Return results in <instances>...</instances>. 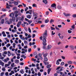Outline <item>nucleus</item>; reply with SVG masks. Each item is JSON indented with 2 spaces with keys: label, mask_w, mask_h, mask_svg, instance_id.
Listing matches in <instances>:
<instances>
[{
  "label": "nucleus",
  "mask_w": 76,
  "mask_h": 76,
  "mask_svg": "<svg viewBox=\"0 0 76 76\" xmlns=\"http://www.w3.org/2000/svg\"><path fill=\"white\" fill-rule=\"evenodd\" d=\"M47 38L45 36H43L42 37V41H43V45H47L46 42V39Z\"/></svg>",
  "instance_id": "1"
},
{
  "label": "nucleus",
  "mask_w": 76,
  "mask_h": 76,
  "mask_svg": "<svg viewBox=\"0 0 76 76\" xmlns=\"http://www.w3.org/2000/svg\"><path fill=\"white\" fill-rule=\"evenodd\" d=\"M5 23L6 24H10V23L9 22V21H8V19L7 18H5Z\"/></svg>",
  "instance_id": "2"
},
{
  "label": "nucleus",
  "mask_w": 76,
  "mask_h": 76,
  "mask_svg": "<svg viewBox=\"0 0 76 76\" xmlns=\"http://www.w3.org/2000/svg\"><path fill=\"white\" fill-rule=\"evenodd\" d=\"M9 16L11 18H14V17L15 16V13L12 12L10 14Z\"/></svg>",
  "instance_id": "3"
},
{
  "label": "nucleus",
  "mask_w": 76,
  "mask_h": 76,
  "mask_svg": "<svg viewBox=\"0 0 76 76\" xmlns=\"http://www.w3.org/2000/svg\"><path fill=\"white\" fill-rule=\"evenodd\" d=\"M64 15H65V16L67 17V16H71V15L70 14H66L65 13H64Z\"/></svg>",
  "instance_id": "4"
},
{
  "label": "nucleus",
  "mask_w": 76,
  "mask_h": 76,
  "mask_svg": "<svg viewBox=\"0 0 76 76\" xmlns=\"http://www.w3.org/2000/svg\"><path fill=\"white\" fill-rule=\"evenodd\" d=\"M39 57L40 58V59L42 60L43 58L42 57V55L41 53H39Z\"/></svg>",
  "instance_id": "5"
},
{
  "label": "nucleus",
  "mask_w": 76,
  "mask_h": 76,
  "mask_svg": "<svg viewBox=\"0 0 76 76\" xmlns=\"http://www.w3.org/2000/svg\"><path fill=\"white\" fill-rule=\"evenodd\" d=\"M69 48H71L72 50H74V46L72 45L69 46Z\"/></svg>",
  "instance_id": "6"
},
{
  "label": "nucleus",
  "mask_w": 76,
  "mask_h": 76,
  "mask_svg": "<svg viewBox=\"0 0 76 76\" xmlns=\"http://www.w3.org/2000/svg\"><path fill=\"white\" fill-rule=\"evenodd\" d=\"M4 63L2 61L0 60V65H1L2 66H4Z\"/></svg>",
  "instance_id": "7"
},
{
  "label": "nucleus",
  "mask_w": 76,
  "mask_h": 76,
  "mask_svg": "<svg viewBox=\"0 0 76 76\" xmlns=\"http://www.w3.org/2000/svg\"><path fill=\"white\" fill-rule=\"evenodd\" d=\"M52 48V46L50 45H49L48 46L47 49L48 50L51 49Z\"/></svg>",
  "instance_id": "8"
},
{
  "label": "nucleus",
  "mask_w": 76,
  "mask_h": 76,
  "mask_svg": "<svg viewBox=\"0 0 76 76\" xmlns=\"http://www.w3.org/2000/svg\"><path fill=\"white\" fill-rule=\"evenodd\" d=\"M30 12V13H29V14L30 15H31L32 13H33V14L34 13V11H32L31 10H30L29 11Z\"/></svg>",
  "instance_id": "9"
},
{
  "label": "nucleus",
  "mask_w": 76,
  "mask_h": 76,
  "mask_svg": "<svg viewBox=\"0 0 76 76\" xmlns=\"http://www.w3.org/2000/svg\"><path fill=\"white\" fill-rule=\"evenodd\" d=\"M14 13H15V14H18V13L19 15H20L21 14V13H20V12H18V11H16L14 12Z\"/></svg>",
  "instance_id": "10"
},
{
  "label": "nucleus",
  "mask_w": 76,
  "mask_h": 76,
  "mask_svg": "<svg viewBox=\"0 0 76 76\" xmlns=\"http://www.w3.org/2000/svg\"><path fill=\"white\" fill-rule=\"evenodd\" d=\"M51 7H53V8H55H55H56V4H52L51 5Z\"/></svg>",
  "instance_id": "11"
},
{
  "label": "nucleus",
  "mask_w": 76,
  "mask_h": 76,
  "mask_svg": "<svg viewBox=\"0 0 76 76\" xmlns=\"http://www.w3.org/2000/svg\"><path fill=\"white\" fill-rule=\"evenodd\" d=\"M19 62V61L18 60H16L15 61V63L16 64H18Z\"/></svg>",
  "instance_id": "12"
},
{
  "label": "nucleus",
  "mask_w": 76,
  "mask_h": 76,
  "mask_svg": "<svg viewBox=\"0 0 76 76\" xmlns=\"http://www.w3.org/2000/svg\"><path fill=\"white\" fill-rule=\"evenodd\" d=\"M24 44H25L26 45H28L27 42L26 41L24 40Z\"/></svg>",
  "instance_id": "13"
},
{
  "label": "nucleus",
  "mask_w": 76,
  "mask_h": 76,
  "mask_svg": "<svg viewBox=\"0 0 76 76\" xmlns=\"http://www.w3.org/2000/svg\"><path fill=\"white\" fill-rule=\"evenodd\" d=\"M20 72L21 74H23L24 73V72L23 71V69H21L20 71Z\"/></svg>",
  "instance_id": "14"
},
{
  "label": "nucleus",
  "mask_w": 76,
  "mask_h": 76,
  "mask_svg": "<svg viewBox=\"0 0 76 76\" xmlns=\"http://www.w3.org/2000/svg\"><path fill=\"white\" fill-rule=\"evenodd\" d=\"M71 28L73 30H74L75 28V25H73L71 26Z\"/></svg>",
  "instance_id": "15"
},
{
  "label": "nucleus",
  "mask_w": 76,
  "mask_h": 76,
  "mask_svg": "<svg viewBox=\"0 0 76 76\" xmlns=\"http://www.w3.org/2000/svg\"><path fill=\"white\" fill-rule=\"evenodd\" d=\"M48 55V53H46L43 56L44 57H46Z\"/></svg>",
  "instance_id": "16"
},
{
  "label": "nucleus",
  "mask_w": 76,
  "mask_h": 76,
  "mask_svg": "<svg viewBox=\"0 0 76 76\" xmlns=\"http://www.w3.org/2000/svg\"><path fill=\"white\" fill-rule=\"evenodd\" d=\"M26 17L27 18L30 19L31 18V16L30 15H28L26 16Z\"/></svg>",
  "instance_id": "17"
},
{
  "label": "nucleus",
  "mask_w": 76,
  "mask_h": 76,
  "mask_svg": "<svg viewBox=\"0 0 76 76\" xmlns=\"http://www.w3.org/2000/svg\"><path fill=\"white\" fill-rule=\"evenodd\" d=\"M68 63L69 64L71 65L72 64V62L71 61H68Z\"/></svg>",
  "instance_id": "18"
},
{
  "label": "nucleus",
  "mask_w": 76,
  "mask_h": 76,
  "mask_svg": "<svg viewBox=\"0 0 76 76\" xmlns=\"http://www.w3.org/2000/svg\"><path fill=\"white\" fill-rule=\"evenodd\" d=\"M4 19H2L1 21V24H4Z\"/></svg>",
  "instance_id": "19"
},
{
  "label": "nucleus",
  "mask_w": 76,
  "mask_h": 76,
  "mask_svg": "<svg viewBox=\"0 0 76 76\" xmlns=\"http://www.w3.org/2000/svg\"><path fill=\"white\" fill-rule=\"evenodd\" d=\"M44 61H47L48 60V58L47 57H45L44 58Z\"/></svg>",
  "instance_id": "20"
},
{
  "label": "nucleus",
  "mask_w": 76,
  "mask_h": 76,
  "mask_svg": "<svg viewBox=\"0 0 76 76\" xmlns=\"http://www.w3.org/2000/svg\"><path fill=\"white\" fill-rule=\"evenodd\" d=\"M51 70V69H49L48 70V74H49L50 71Z\"/></svg>",
  "instance_id": "21"
},
{
  "label": "nucleus",
  "mask_w": 76,
  "mask_h": 76,
  "mask_svg": "<svg viewBox=\"0 0 76 76\" xmlns=\"http://www.w3.org/2000/svg\"><path fill=\"white\" fill-rule=\"evenodd\" d=\"M11 53H10V51H8V55L9 57H10L11 56Z\"/></svg>",
  "instance_id": "22"
},
{
  "label": "nucleus",
  "mask_w": 76,
  "mask_h": 76,
  "mask_svg": "<svg viewBox=\"0 0 76 76\" xmlns=\"http://www.w3.org/2000/svg\"><path fill=\"white\" fill-rule=\"evenodd\" d=\"M15 46H16V44L15 43H14L13 44H12V47L13 48H15Z\"/></svg>",
  "instance_id": "23"
},
{
  "label": "nucleus",
  "mask_w": 76,
  "mask_h": 76,
  "mask_svg": "<svg viewBox=\"0 0 76 76\" xmlns=\"http://www.w3.org/2000/svg\"><path fill=\"white\" fill-rule=\"evenodd\" d=\"M44 63L45 64V65H48L49 64L48 62H46V61H44Z\"/></svg>",
  "instance_id": "24"
},
{
  "label": "nucleus",
  "mask_w": 76,
  "mask_h": 76,
  "mask_svg": "<svg viewBox=\"0 0 76 76\" xmlns=\"http://www.w3.org/2000/svg\"><path fill=\"white\" fill-rule=\"evenodd\" d=\"M15 63H12V64H11V66L12 67V68H13V67H14V65H15Z\"/></svg>",
  "instance_id": "25"
},
{
  "label": "nucleus",
  "mask_w": 76,
  "mask_h": 76,
  "mask_svg": "<svg viewBox=\"0 0 76 76\" xmlns=\"http://www.w3.org/2000/svg\"><path fill=\"white\" fill-rule=\"evenodd\" d=\"M72 17L73 18H75L76 17V14H74L72 15Z\"/></svg>",
  "instance_id": "26"
},
{
  "label": "nucleus",
  "mask_w": 76,
  "mask_h": 76,
  "mask_svg": "<svg viewBox=\"0 0 76 76\" xmlns=\"http://www.w3.org/2000/svg\"><path fill=\"white\" fill-rule=\"evenodd\" d=\"M44 35L47 36V30H45V33L44 34Z\"/></svg>",
  "instance_id": "27"
},
{
  "label": "nucleus",
  "mask_w": 76,
  "mask_h": 76,
  "mask_svg": "<svg viewBox=\"0 0 76 76\" xmlns=\"http://www.w3.org/2000/svg\"><path fill=\"white\" fill-rule=\"evenodd\" d=\"M43 2L45 4L47 3V1L46 0H43Z\"/></svg>",
  "instance_id": "28"
},
{
  "label": "nucleus",
  "mask_w": 76,
  "mask_h": 76,
  "mask_svg": "<svg viewBox=\"0 0 76 76\" xmlns=\"http://www.w3.org/2000/svg\"><path fill=\"white\" fill-rule=\"evenodd\" d=\"M10 46V44L9 43H8L7 44V45H6V46L7 48H9V47Z\"/></svg>",
  "instance_id": "29"
},
{
  "label": "nucleus",
  "mask_w": 76,
  "mask_h": 76,
  "mask_svg": "<svg viewBox=\"0 0 76 76\" xmlns=\"http://www.w3.org/2000/svg\"><path fill=\"white\" fill-rule=\"evenodd\" d=\"M5 75L6 76H9V72H7L5 73Z\"/></svg>",
  "instance_id": "30"
},
{
  "label": "nucleus",
  "mask_w": 76,
  "mask_h": 76,
  "mask_svg": "<svg viewBox=\"0 0 76 76\" xmlns=\"http://www.w3.org/2000/svg\"><path fill=\"white\" fill-rule=\"evenodd\" d=\"M54 21V20L53 19H51L50 21V24H51L52 23H53Z\"/></svg>",
  "instance_id": "31"
},
{
  "label": "nucleus",
  "mask_w": 76,
  "mask_h": 76,
  "mask_svg": "<svg viewBox=\"0 0 76 76\" xmlns=\"http://www.w3.org/2000/svg\"><path fill=\"white\" fill-rule=\"evenodd\" d=\"M24 18V15H23L22 16V17H21V18L20 20L22 21H23V18Z\"/></svg>",
  "instance_id": "32"
},
{
  "label": "nucleus",
  "mask_w": 76,
  "mask_h": 76,
  "mask_svg": "<svg viewBox=\"0 0 76 76\" xmlns=\"http://www.w3.org/2000/svg\"><path fill=\"white\" fill-rule=\"evenodd\" d=\"M10 64H5V67H7V66H9Z\"/></svg>",
  "instance_id": "33"
},
{
  "label": "nucleus",
  "mask_w": 76,
  "mask_h": 76,
  "mask_svg": "<svg viewBox=\"0 0 76 76\" xmlns=\"http://www.w3.org/2000/svg\"><path fill=\"white\" fill-rule=\"evenodd\" d=\"M14 4L15 5H18V2H14Z\"/></svg>",
  "instance_id": "34"
},
{
  "label": "nucleus",
  "mask_w": 76,
  "mask_h": 76,
  "mask_svg": "<svg viewBox=\"0 0 76 76\" xmlns=\"http://www.w3.org/2000/svg\"><path fill=\"white\" fill-rule=\"evenodd\" d=\"M32 7H37L36 4H33L32 5Z\"/></svg>",
  "instance_id": "35"
},
{
  "label": "nucleus",
  "mask_w": 76,
  "mask_h": 76,
  "mask_svg": "<svg viewBox=\"0 0 76 76\" xmlns=\"http://www.w3.org/2000/svg\"><path fill=\"white\" fill-rule=\"evenodd\" d=\"M12 21H13V22H15V18H12Z\"/></svg>",
  "instance_id": "36"
},
{
  "label": "nucleus",
  "mask_w": 76,
  "mask_h": 76,
  "mask_svg": "<svg viewBox=\"0 0 76 76\" xmlns=\"http://www.w3.org/2000/svg\"><path fill=\"white\" fill-rule=\"evenodd\" d=\"M4 74V72H1V74H0V75H1V76H3Z\"/></svg>",
  "instance_id": "37"
},
{
  "label": "nucleus",
  "mask_w": 76,
  "mask_h": 76,
  "mask_svg": "<svg viewBox=\"0 0 76 76\" xmlns=\"http://www.w3.org/2000/svg\"><path fill=\"white\" fill-rule=\"evenodd\" d=\"M51 67V66L50 65H47V68H50V67Z\"/></svg>",
  "instance_id": "38"
},
{
  "label": "nucleus",
  "mask_w": 76,
  "mask_h": 76,
  "mask_svg": "<svg viewBox=\"0 0 76 76\" xmlns=\"http://www.w3.org/2000/svg\"><path fill=\"white\" fill-rule=\"evenodd\" d=\"M2 10L4 12H5L7 11V10L6 9L3 8L2 9Z\"/></svg>",
  "instance_id": "39"
},
{
  "label": "nucleus",
  "mask_w": 76,
  "mask_h": 76,
  "mask_svg": "<svg viewBox=\"0 0 76 76\" xmlns=\"http://www.w3.org/2000/svg\"><path fill=\"white\" fill-rule=\"evenodd\" d=\"M28 30L29 31V33H31V29L30 28H28Z\"/></svg>",
  "instance_id": "40"
},
{
  "label": "nucleus",
  "mask_w": 76,
  "mask_h": 76,
  "mask_svg": "<svg viewBox=\"0 0 76 76\" xmlns=\"http://www.w3.org/2000/svg\"><path fill=\"white\" fill-rule=\"evenodd\" d=\"M49 22V20L48 19H46L45 20V23H47Z\"/></svg>",
  "instance_id": "41"
},
{
  "label": "nucleus",
  "mask_w": 76,
  "mask_h": 76,
  "mask_svg": "<svg viewBox=\"0 0 76 76\" xmlns=\"http://www.w3.org/2000/svg\"><path fill=\"white\" fill-rule=\"evenodd\" d=\"M12 19H9V22H10V23H12Z\"/></svg>",
  "instance_id": "42"
},
{
  "label": "nucleus",
  "mask_w": 76,
  "mask_h": 76,
  "mask_svg": "<svg viewBox=\"0 0 76 76\" xmlns=\"http://www.w3.org/2000/svg\"><path fill=\"white\" fill-rule=\"evenodd\" d=\"M33 14V16H36L37 15V13H34V14Z\"/></svg>",
  "instance_id": "43"
},
{
  "label": "nucleus",
  "mask_w": 76,
  "mask_h": 76,
  "mask_svg": "<svg viewBox=\"0 0 76 76\" xmlns=\"http://www.w3.org/2000/svg\"><path fill=\"white\" fill-rule=\"evenodd\" d=\"M19 15V14H15V18H18V16Z\"/></svg>",
  "instance_id": "44"
},
{
  "label": "nucleus",
  "mask_w": 76,
  "mask_h": 76,
  "mask_svg": "<svg viewBox=\"0 0 76 76\" xmlns=\"http://www.w3.org/2000/svg\"><path fill=\"white\" fill-rule=\"evenodd\" d=\"M28 52H31V48H29L28 49Z\"/></svg>",
  "instance_id": "45"
},
{
  "label": "nucleus",
  "mask_w": 76,
  "mask_h": 76,
  "mask_svg": "<svg viewBox=\"0 0 76 76\" xmlns=\"http://www.w3.org/2000/svg\"><path fill=\"white\" fill-rule=\"evenodd\" d=\"M56 64L57 65H58L59 64V63L58 61H56Z\"/></svg>",
  "instance_id": "46"
},
{
  "label": "nucleus",
  "mask_w": 76,
  "mask_h": 76,
  "mask_svg": "<svg viewBox=\"0 0 76 76\" xmlns=\"http://www.w3.org/2000/svg\"><path fill=\"white\" fill-rule=\"evenodd\" d=\"M4 58L3 56H1L0 57V59L1 60H3Z\"/></svg>",
  "instance_id": "47"
},
{
  "label": "nucleus",
  "mask_w": 76,
  "mask_h": 76,
  "mask_svg": "<svg viewBox=\"0 0 76 76\" xmlns=\"http://www.w3.org/2000/svg\"><path fill=\"white\" fill-rule=\"evenodd\" d=\"M32 61H36V59H34V58H32Z\"/></svg>",
  "instance_id": "48"
},
{
  "label": "nucleus",
  "mask_w": 76,
  "mask_h": 76,
  "mask_svg": "<svg viewBox=\"0 0 76 76\" xmlns=\"http://www.w3.org/2000/svg\"><path fill=\"white\" fill-rule=\"evenodd\" d=\"M51 30H55V28L50 27Z\"/></svg>",
  "instance_id": "49"
},
{
  "label": "nucleus",
  "mask_w": 76,
  "mask_h": 76,
  "mask_svg": "<svg viewBox=\"0 0 76 76\" xmlns=\"http://www.w3.org/2000/svg\"><path fill=\"white\" fill-rule=\"evenodd\" d=\"M4 61L5 62H7L8 61L6 59H5L4 60Z\"/></svg>",
  "instance_id": "50"
},
{
  "label": "nucleus",
  "mask_w": 76,
  "mask_h": 76,
  "mask_svg": "<svg viewBox=\"0 0 76 76\" xmlns=\"http://www.w3.org/2000/svg\"><path fill=\"white\" fill-rule=\"evenodd\" d=\"M53 33V31H52V33H51L52 35H54L55 34V32H54V33Z\"/></svg>",
  "instance_id": "51"
},
{
  "label": "nucleus",
  "mask_w": 76,
  "mask_h": 76,
  "mask_svg": "<svg viewBox=\"0 0 76 76\" xmlns=\"http://www.w3.org/2000/svg\"><path fill=\"white\" fill-rule=\"evenodd\" d=\"M68 32L69 33V34H71L72 33V31H71L70 30H68Z\"/></svg>",
  "instance_id": "52"
},
{
  "label": "nucleus",
  "mask_w": 76,
  "mask_h": 76,
  "mask_svg": "<svg viewBox=\"0 0 76 76\" xmlns=\"http://www.w3.org/2000/svg\"><path fill=\"white\" fill-rule=\"evenodd\" d=\"M17 9V8L16 7H14L13 8V10H16Z\"/></svg>",
  "instance_id": "53"
},
{
  "label": "nucleus",
  "mask_w": 76,
  "mask_h": 76,
  "mask_svg": "<svg viewBox=\"0 0 76 76\" xmlns=\"http://www.w3.org/2000/svg\"><path fill=\"white\" fill-rule=\"evenodd\" d=\"M3 49H4V51H5V50H7V48L6 47H3Z\"/></svg>",
  "instance_id": "54"
},
{
  "label": "nucleus",
  "mask_w": 76,
  "mask_h": 76,
  "mask_svg": "<svg viewBox=\"0 0 76 76\" xmlns=\"http://www.w3.org/2000/svg\"><path fill=\"white\" fill-rule=\"evenodd\" d=\"M57 8L58 9H61V6H58L57 7Z\"/></svg>",
  "instance_id": "55"
},
{
  "label": "nucleus",
  "mask_w": 76,
  "mask_h": 76,
  "mask_svg": "<svg viewBox=\"0 0 76 76\" xmlns=\"http://www.w3.org/2000/svg\"><path fill=\"white\" fill-rule=\"evenodd\" d=\"M28 38H31V36L30 34H28V37H27Z\"/></svg>",
  "instance_id": "56"
},
{
  "label": "nucleus",
  "mask_w": 76,
  "mask_h": 76,
  "mask_svg": "<svg viewBox=\"0 0 76 76\" xmlns=\"http://www.w3.org/2000/svg\"><path fill=\"white\" fill-rule=\"evenodd\" d=\"M3 53H4L5 54H7V51H5Z\"/></svg>",
  "instance_id": "57"
},
{
  "label": "nucleus",
  "mask_w": 76,
  "mask_h": 76,
  "mask_svg": "<svg viewBox=\"0 0 76 76\" xmlns=\"http://www.w3.org/2000/svg\"><path fill=\"white\" fill-rule=\"evenodd\" d=\"M6 8L8 9H10V7H9V5L7 6L6 7Z\"/></svg>",
  "instance_id": "58"
},
{
  "label": "nucleus",
  "mask_w": 76,
  "mask_h": 76,
  "mask_svg": "<svg viewBox=\"0 0 76 76\" xmlns=\"http://www.w3.org/2000/svg\"><path fill=\"white\" fill-rule=\"evenodd\" d=\"M62 58L64 60L65 59V57L64 56H61Z\"/></svg>",
  "instance_id": "59"
},
{
  "label": "nucleus",
  "mask_w": 76,
  "mask_h": 76,
  "mask_svg": "<svg viewBox=\"0 0 76 76\" xmlns=\"http://www.w3.org/2000/svg\"><path fill=\"white\" fill-rule=\"evenodd\" d=\"M18 24L19 25H21V21H19V22H18Z\"/></svg>",
  "instance_id": "60"
},
{
  "label": "nucleus",
  "mask_w": 76,
  "mask_h": 76,
  "mask_svg": "<svg viewBox=\"0 0 76 76\" xmlns=\"http://www.w3.org/2000/svg\"><path fill=\"white\" fill-rule=\"evenodd\" d=\"M2 55L4 57H6V55L5 54H4V53H2Z\"/></svg>",
  "instance_id": "61"
},
{
  "label": "nucleus",
  "mask_w": 76,
  "mask_h": 76,
  "mask_svg": "<svg viewBox=\"0 0 76 76\" xmlns=\"http://www.w3.org/2000/svg\"><path fill=\"white\" fill-rule=\"evenodd\" d=\"M22 37H23V35L22 34H20V39H22Z\"/></svg>",
  "instance_id": "62"
},
{
  "label": "nucleus",
  "mask_w": 76,
  "mask_h": 76,
  "mask_svg": "<svg viewBox=\"0 0 76 76\" xmlns=\"http://www.w3.org/2000/svg\"><path fill=\"white\" fill-rule=\"evenodd\" d=\"M23 65H24V63L22 62H21L20 64V65H21V66H23Z\"/></svg>",
  "instance_id": "63"
},
{
  "label": "nucleus",
  "mask_w": 76,
  "mask_h": 76,
  "mask_svg": "<svg viewBox=\"0 0 76 76\" xmlns=\"http://www.w3.org/2000/svg\"><path fill=\"white\" fill-rule=\"evenodd\" d=\"M28 22L29 23V24H31V23H32V21L31 20H29Z\"/></svg>",
  "instance_id": "64"
}]
</instances>
